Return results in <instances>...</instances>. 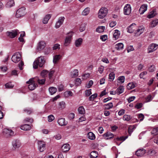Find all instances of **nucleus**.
Returning <instances> with one entry per match:
<instances>
[{
	"mask_svg": "<svg viewBox=\"0 0 158 158\" xmlns=\"http://www.w3.org/2000/svg\"><path fill=\"white\" fill-rule=\"evenodd\" d=\"M45 63V60L44 56H41L36 58L33 64L34 69H37L38 67L41 68L43 67Z\"/></svg>",
	"mask_w": 158,
	"mask_h": 158,
	"instance_id": "nucleus-1",
	"label": "nucleus"
},
{
	"mask_svg": "<svg viewBox=\"0 0 158 158\" xmlns=\"http://www.w3.org/2000/svg\"><path fill=\"white\" fill-rule=\"evenodd\" d=\"M68 34V35L65 38L64 44V45L66 47L68 46L70 44L73 33L72 31H71Z\"/></svg>",
	"mask_w": 158,
	"mask_h": 158,
	"instance_id": "nucleus-2",
	"label": "nucleus"
},
{
	"mask_svg": "<svg viewBox=\"0 0 158 158\" xmlns=\"http://www.w3.org/2000/svg\"><path fill=\"white\" fill-rule=\"evenodd\" d=\"M34 79V78H31L26 82L27 84H29L28 88L31 90L34 89L37 86V84H35Z\"/></svg>",
	"mask_w": 158,
	"mask_h": 158,
	"instance_id": "nucleus-3",
	"label": "nucleus"
},
{
	"mask_svg": "<svg viewBox=\"0 0 158 158\" xmlns=\"http://www.w3.org/2000/svg\"><path fill=\"white\" fill-rule=\"evenodd\" d=\"M26 14L25 8L24 7H22L17 10L16 13V16L17 18H19L24 16Z\"/></svg>",
	"mask_w": 158,
	"mask_h": 158,
	"instance_id": "nucleus-4",
	"label": "nucleus"
},
{
	"mask_svg": "<svg viewBox=\"0 0 158 158\" xmlns=\"http://www.w3.org/2000/svg\"><path fill=\"white\" fill-rule=\"evenodd\" d=\"M108 12L107 8L102 7L99 10L98 13V17L100 19H103L106 16Z\"/></svg>",
	"mask_w": 158,
	"mask_h": 158,
	"instance_id": "nucleus-5",
	"label": "nucleus"
},
{
	"mask_svg": "<svg viewBox=\"0 0 158 158\" xmlns=\"http://www.w3.org/2000/svg\"><path fill=\"white\" fill-rule=\"evenodd\" d=\"M21 55L19 52H16L12 56L11 60L14 62L17 63L20 60Z\"/></svg>",
	"mask_w": 158,
	"mask_h": 158,
	"instance_id": "nucleus-6",
	"label": "nucleus"
},
{
	"mask_svg": "<svg viewBox=\"0 0 158 158\" xmlns=\"http://www.w3.org/2000/svg\"><path fill=\"white\" fill-rule=\"evenodd\" d=\"M3 135L7 137L13 135L15 134L14 132L10 129L8 128H5L3 131Z\"/></svg>",
	"mask_w": 158,
	"mask_h": 158,
	"instance_id": "nucleus-7",
	"label": "nucleus"
},
{
	"mask_svg": "<svg viewBox=\"0 0 158 158\" xmlns=\"http://www.w3.org/2000/svg\"><path fill=\"white\" fill-rule=\"evenodd\" d=\"M13 148L14 150L19 148L21 145V143L19 140L16 139L13 140L12 143Z\"/></svg>",
	"mask_w": 158,
	"mask_h": 158,
	"instance_id": "nucleus-8",
	"label": "nucleus"
},
{
	"mask_svg": "<svg viewBox=\"0 0 158 158\" xmlns=\"http://www.w3.org/2000/svg\"><path fill=\"white\" fill-rule=\"evenodd\" d=\"M131 7L130 4H126L124 7V14L125 15H128L130 14L131 12Z\"/></svg>",
	"mask_w": 158,
	"mask_h": 158,
	"instance_id": "nucleus-9",
	"label": "nucleus"
},
{
	"mask_svg": "<svg viewBox=\"0 0 158 158\" xmlns=\"http://www.w3.org/2000/svg\"><path fill=\"white\" fill-rule=\"evenodd\" d=\"M19 33V31L17 30H12L11 31H7L6 33V35L10 38H15L17 35Z\"/></svg>",
	"mask_w": 158,
	"mask_h": 158,
	"instance_id": "nucleus-10",
	"label": "nucleus"
},
{
	"mask_svg": "<svg viewBox=\"0 0 158 158\" xmlns=\"http://www.w3.org/2000/svg\"><path fill=\"white\" fill-rule=\"evenodd\" d=\"M38 144L39 150L40 152H43L45 149V142L42 141H39Z\"/></svg>",
	"mask_w": 158,
	"mask_h": 158,
	"instance_id": "nucleus-11",
	"label": "nucleus"
},
{
	"mask_svg": "<svg viewBox=\"0 0 158 158\" xmlns=\"http://www.w3.org/2000/svg\"><path fill=\"white\" fill-rule=\"evenodd\" d=\"M136 28V24L135 23H133L127 28V32L130 33H132L134 31Z\"/></svg>",
	"mask_w": 158,
	"mask_h": 158,
	"instance_id": "nucleus-12",
	"label": "nucleus"
},
{
	"mask_svg": "<svg viewBox=\"0 0 158 158\" xmlns=\"http://www.w3.org/2000/svg\"><path fill=\"white\" fill-rule=\"evenodd\" d=\"M158 48V45L155 44H152L149 46L148 50L149 52H152Z\"/></svg>",
	"mask_w": 158,
	"mask_h": 158,
	"instance_id": "nucleus-13",
	"label": "nucleus"
},
{
	"mask_svg": "<svg viewBox=\"0 0 158 158\" xmlns=\"http://www.w3.org/2000/svg\"><path fill=\"white\" fill-rule=\"evenodd\" d=\"M65 18L64 17H61L59 18L58 21L55 24V27L58 28L63 23Z\"/></svg>",
	"mask_w": 158,
	"mask_h": 158,
	"instance_id": "nucleus-14",
	"label": "nucleus"
},
{
	"mask_svg": "<svg viewBox=\"0 0 158 158\" xmlns=\"http://www.w3.org/2000/svg\"><path fill=\"white\" fill-rule=\"evenodd\" d=\"M57 122L59 125L61 126H65L67 124V122L66 121L65 118H59Z\"/></svg>",
	"mask_w": 158,
	"mask_h": 158,
	"instance_id": "nucleus-15",
	"label": "nucleus"
},
{
	"mask_svg": "<svg viewBox=\"0 0 158 158\" xmlns=\"http://www.w3.org/2000/svg\"><path fill=\"white\" fill-rule=\"evenodd\" d=\"M144 31V28L143 27H139L135 32V36H138L143 33Z\"/></svg>",
	"mask_w": 158,
	"mask_h": 158,
	"instance_id": "nucleus-16",
	"label": "nucleus"
},
{
	"mask_svg": "<svg viewBox=\"0 0 158 158\" xmlns=\"http://www.w3.org/2000/svg\"><path fill=\"white\" fill-rule=\"evenodd\" d=\"M146 151L143 148L138 149L135 152V155L138 156H141L146 153Z\"/></svg>",
	"mask_w": 158,
	"mask_h": 158,
	"instance_id": "nucleus-17",
	"label": "nucleus"
},
{
	"mask_svg": "<svg viewBox=\"0 0 158 158\" xmlns=\"http://www.w3.org/2000/svg\"><path fill=\"white\" fill-rule=\"evenodd\" d=\"M46 46V44L44 41H40L39 42L37 46V49L41 50L43 49Z\"/></svg>",
	"mask_w": 158,
	"mask_h": 158,
	"instance_id": "nucleus-18",
	"label": "nucleus"
},
{
	"mask_svg": "<svg viewBox=\"0 0 158 158\" xmlns=\"http://www.w3.org/2000/svg\"><path fill=\"white\" fill-rule=\"evenodd\" d=\"M83 42V39L81 38H79L77 39L75 41L74 44L76 47H80L81 45Z\"/></svg>",
	"mask_w": 158,
	"mask_h": 158,
	"instance_id": "nucleus-19",
	"label": "nucleus"
},
{
	"mask_svg": "<svg viewBox=\"0 0 158 158\" xmlns=\"http://www.w3.org/2000/svg\"><path fill=\"white\" fill-rule=\"evenodd\" d=\"M147 5L146 4H143L140 7L139 11L140 14H143L147 10Z\"/></svg>",
	"mask_w": 158,
	"mask_h": 158,
	"instance_id": "nucleus-20",
	"label": "nucleus"
},
{
	"mask_svg": "<svg viewBox=\"0 0 158 158\" xmlns=\"http://www.w3.org/2000/svg\"><path fill=\"white\" fill-rule=\"evenodd\" d=\"M114 31L113 35V37L114 40H116L119 38L120 33V31L117 30H115Z\"/></svg>",
	"mask_w": 158,
	"mask_h": 158,
	"instance_id": "nucleus-21",
	"label": "nucleus"
},
{
	"mask_svg": "<svg viewBox=\"0 0 158 158\" xmlns=\"http://www.w3.org/2000/svg\"><path fill=\"white\" fill-rule=\"evenodd\" d=\"M78 75V71L77 69H75L71 71L70 73V76L72 78H75Z\"/></svg>",
	"mask_w": 158,
	"mask_h": 158,
	"instance_id": "nucleus-22",
	"label": "nucleus"
},
{
	"mask_svg": "<svg viewBox=\"0 0 158 158\" xmlns=\"http://www.w3.org/2000/svg\"><path fill=\"white\" fill-rule=\"evenodd\" d=\"M21 129L24 131L29 130L31 129V127L28 124H24L22 125L20 127Z\"/></svg>",
	"mask_w": 158,
	"mask_h": 158,
	"instance_id": "nucleus-23",
	"label": "nucleus"
},
{
	"mask_svg": "<svg viewBox=\"0 0 158 158\" xmlns=\"http://www.w3.org/2000/svg\"><path fill=\"white\" fill-rule=\"evenodd\" d=\"M35 81H37L39 84L40 85H43L45 82V79L44 78L43 79H40L38 77L35 78Z\"/></svg>",
	"mask_w": 158,
	"mask_h": 158,
	"instance_id": "nucleus-24",
	"label": "nucleus"
},
{
	"mask_svg": "<svg viewBox=\"0 0 158 158\" xmlns=\"http://www.w3.org/2000/svg\"><path fill=\"white\" fill-rule=\"evenodd\" d=\"M62 149L64 152H67L70 149V146L68 144H65L63 145Z\"/></svg>",
	"mask_w": 158,
	"mask_h": 158,
	"instance_id": "nucleus-25",
	"label": "nucleus"
},
{
	"mask_svg": "<svg viewBox=\"0 0 158 158\" xmlns=\"http://www.w3.org/2000/svg\"><path fill=\"white\" fill-rule=\"evenodd\" d=\"M123 46L122 43H118L115 45V48L117 50H120L123 48Z\"/></svg>",
	"mask_w": 158,
	"mask_h": 158,
	"instance_id": "nucleus-26",
	"label": "nucleus"
},
{
	"mask_svg": "<svg viewBox=\"0 0 158 158\" xmlns=\"http://www.w3.org/2000/svg\"><path fill=\"white\" fill-rule=\"evenodd\" d=\"M61 56L60 55H58L55 56L53 58V62L54 64H56L60 59Z\"/></svg>",
	"mask_w": 158,
	"mask_h": 158,
	"instance_id": "nucleus-27",
	"label": "nucleus"
},
{
	"mask_svg": "<svg viewBox=\"0 0 158 158\" xmlns=\"http://www.w3.org/2000/svg\"><path fill=\"white\" fill-rule=\"evenodd\" d=\"M103 135L105 137H106V139H108L113 138L114 136L113 134L110 132H108L104 134Z\"/></svg>",
	"mask_w": 158,
	"mask_h": 158,
	"instance_id": "nucleus-28",
	"label": "nucleus"
},
{
	"mask_svg": "<svg viewBox=\"0 0 158 158\" xmlns=\"http://www.w3.org/2000/svg\"><path fill=\"white\" fill-rule=\"evenodd\" d=\"M66 106L65 103L64 101H61L59 102L58 103V107L60 109H64Z\"/></svg>",
	"mask_w": 158,
	"mask_h": 158,
	"instance_id": "nucleus-29",
	"label": "nucleus"
},
{
	"mask_svg": "<svg viewBox=\"0 0 158 158\" xmlns=\"http://www.w3.org/2000/svg\"><path fill=\"white\" fill-rule=\"evenodd\" d=\"M88 138L91 140H94L95 138V135L92 132H89L87 134Z\"/></svg>",
	"mask_w": 158,
	"mask_h": 158,
	"instance_id": "nucleus-30",
	"label": "nucleus"
},
{
	"mask_svg": "<svg viewBox=\"0 0 158 158\" xmlns=\"http://www.w3.org/2000/svg\"><path fill=\"white\" fill-rule=\"evenodd\" d=\"M49 91L50 94L52 95L56 92L57 90L56 88L52 87L49 88Z\"/></svg>",
	"mask_w": 158,
	"mask_h": 158,
	"instance_id": "nucleus-31",
	"label": "nucleus"
},
{
	"mask_svg": "<svg viewBox=\"0 0 158 158\" xmlns=\"http://www.w3.org/2000/svg\"><path fill=\"white\" fill-rule=\"evenodd\" d=\"M51 17V15H46L43 20V23L44 24H47Z\"/></svg>",
	"mask_w": 158,
	"mask_h": 158,
	"instance_id": "nucleus-32",
	"label": "nucleus"
},
{
	"mask_svg": "<svg viewBox=\"0 0 158 158\" xmlns=\"http://www.w3.org/2000/svg\"><path fill=\"white\" fill-rule=\"evenodd\" d=\"M15 5V2L14 0L9 1L6 4V6L7 7H10Z\"/></svg>",
	"mask_w": 158,
	"mask_h": 158,
	"instance_id": "nucleus-33",
	"label": "nucleus"
},
{
	"mask_svg": "<svg viewBox=\"0 0 158 158\" xmlns=\"http://www.w3.org/2000/svg\"><path fill=\"white\" fill-rule=\"evenodd\" d=\"M124 90V87L123 86L119 87L116 90L117 93L119 94L123 92Z\"/></svg>",
	"mask_w": 158,
	"mask_h": 158,
	"instance_id": "nucleus-34",
	"label": "nucleus"
},
{
	"mask_svg": "<svg viewBox=\"0 0 158 158\" xmlns=\"http://www.w3.org/2000/svg\"><path fill=\"white\" fill-rule=\"evenodd\" d=\"M156 11L155 10H153L151 11L147 17L149 19L154 17L156 15Z\"/></svg>",
	"mask_w": 158,
	"mask_h": 158,
	"instance_id": "nucleus-35",
	"label": "nucleus"
},
{
	"mask_svg": "<svg viewBox=\"0 0 158 158\" xmlns=\"http://www.w3.org/2000/svg\"><path fill=\"white\" fill-rule=\"evenodd\" d=\"M89 7H86L82 12V15H87L89 13Z\"/></svg>",
	"mask_w": 158,
	"mask_h": 158,
	"instance_id": "nucleus-36",
	"label": "nucleus"
},
{
	"mask_svg": "<svg viewBox=\"0 0 158 158\" xmlns=\"http://www.w3.org/2000/svg\"><path fill=\"white\" fill-rule=\"evenodd\" d=\"M105 26H100L98 27L96 29V31L99 33H102L104 31L105 29Z\"/></svg>",
	"mask_w": 158,
	"mask_h": 158,
	"instance_id": "nucleus-37",
	"label": "nucleus"
},
{
	"mask_svg": "<svg viewBox=\"0 0 158 158\" xmlns=\"http://www.w3.org/2000/svg\"><path fill=\"white\" fill-rule=\"evenodd\" d=\"M98 155L97 152L94 151L91 152L90 157L91 158H96L98 157Z\"/></svg>",
	"mask_w": 158,
	"mask_h": 158,
	"instance_id": "nucleus-38",
	"label": "nucleus"
},
{
	"mask_svg": "<svg viewBox=\"0 0 158 158\" xmlns=\"http://www.w3.org/2000/svg\"><path fill=\"white\" fill-rule=\"evenodd\" d=\"M79 113L81 114H84L85 113V110L83 106H80L78 109Z\"/></svg>",
	"mask_w": 158,
	"mask_h": 158,
	"instance_id": "nucleus-39",
	"label": "nucleus"
},
{
	"mask_svg": "<svg viewBox=\"0 0 158 158\" xmlns=\"http://www.w3.org/2000/svg\"><path fill=\"white\" fill-rule=\"evenodd\" d=\"M105 106V109L106 110H109L113 107V104L112 103L110 102L108 104H105L104 105Z\"/></svg>",
	"mask_w": 158,
	"mask_h": 158,
	"instance_id": "nucleus-40",
	"label": "nucleus"
},
{
	"mask_svg": "<svg viewBox=\"0 0 158 158\" xmlns=\"http://www.w3.org/2000/svg\"><path fill=\"white\" fill-rule=\"evenodd\" d=\"M86 23H82L80 26L79 30L80 31L82 32L85 30V29L86 26Z\"/></svg>",
	"mask_w": 158,
	"mask_h": 158,
	"instance_id": "nucleus-41",
	"label": "nucleus"
},
{
	"mask_svg": "<svg viewBox=\"0 0 158 158\" xmlns=\"http://www.w3.org/2000/svg\"><path fill=\"white\" fill-rule=\"evenodd\" d=\"M127 88L129 89H131L135 87V85L133 82L129 83L127 85Z\"/></svg>",
	"mask_w": 158,
	"mask_h": 158,
	"instance_id": "nucleus-42",
	"label": "nucleus"
},
{
	"mask_svg": "<svg viewBox=\"0 0 158 158\" xmlns=\"http://www.w3.org/2000/svg\"><path fill=\"white\" fill-rule=\"evenodd\" d=\"M132 118L131 116L127 114H125L123 117V120L125 121H129Z\"/></svg>",
	"mask_w": 158,
	"mask_h": 158,
	"instance_id": "nucleus-43",
	"label": "nucleus"
},
{
	"mask_svg": "<svg viewBox=\"0 0 158 158\" xmlns=\"http://www.w3.org/2000/svg\"><path fill=\"white\" fill-rule=\"evenodd\" d=\"M48 71L46 70H43L40 73V75L42 77H44L47 76Z\"/></svg>",
	"mask_w": 158,
	"mask_h": 158,
	"instance_id": "nucleus-44",
	"label": "nucleus"
},
{
	"mask_svg": "<svg viewBox=\"0 0 158 158\" xmlns=\"http://www.w3.org/2000/svg\"><path fill=\"white\" fill-rule=\"evenodd\" d=\"M158 23V19H156L152 21L151 23V27H155Z\"/></svg>",
	"mask_w": 158,
	"mask_h": 158,
	"instance_id": "nucleus-45",
	"label": "nucleus"
},
{
	"mask_svg": "<svg viewBox=\"0 0 158 158\" xmlns=\"http://www.w3.org/2000/svg\"><path fill=\"white\" fill-rule=\"evenodd\" d=\"M147 153L148 155L153 156L156 154V152L154 150L150 149L148 152Z\"/></svg>",
	"mask_w": 158,
	"mask_h": 158,
	"instance_id": "nucleus-46",
	"label": "nucleus"
},
{
	"mask_svg": "<svg viewBox=\"0 0 158 158\" xmlns=\"http://www.w3.org/2000/svg\"><path fill=\"white\" fill-rule=\"evenodd\" d=\"M64 94L66 97H68L73 96V93L71 91H67L65 92Z\"/></svg>",
	"mask_w": 158,
	"mask_h": 158,
	"instance_id": "nucleus-47",
	"label": "nucleus"
},
{
	"mask_svg": "<svg viewBox=\"0 0 158 158\" xmlns=\"http://www.w3.org/2000/svg\"><path fill=\"white\" fill-rule=\"evenodd\" d=\"M55 117L54 116L52 115H50L48 116V121L49 122H51L54 120Z\"/></svg>",
	"mask_w": 158,
	"mask_h": 158,
	"instance_id": "nucleus-48",
	"label": "nucleus"
},
{
	"mask_svg": "<svg viewBox=\"0 0 158 158\" xmlns=\"http://www.w3.org/2000/svg\"><path fill=\"white\" fill-rule=\"evenodd\" d=\"M115 77V74L114 72H112L109 74V78L111 81H112L114 79Z\"/></svg>",
	"mask_w": 158,
	"mask_h": 158,
	"instance_id": "nucleus-49",
	"label": "nucleus"
},
{
	"mask_svg": "<svg viewBox=\"0 0 158 158\" xmlns=\"http://www.w3.org/2000/svg\"><path fill=\"white\" fill-rule=\"evenodd\" d=\"M152 134L154 135L158 134V127L154 128L152 131Z\"/></svg>",
	"mask_w": 158,
	"mask_h": 158,
	"instance_id": "nucleus-50",
	"label": "nucleus"
},
{
	"mask_svg": "<svg viewBox=\"0 0 158 158\" xmlns=\"http://www.w3.org/2000/svg\"><path fill=\"white\" fill-rule=\"evenodd\" d=\"M98 96V94L96 93H95L92 95H91L89 98V99L90 101H92L94 100L95 98H96Z\"/></svg>",
	"mask_w": 158,
	"mask_h": 158,
	"instance_id": "nucleus-51",
	"label": "nucleus"
},
{
	"mask_svg": "<svg viewBox=\"0 0 158 158\" xmlns=\"http://www.w3.org/2000/svg\"><path fill=\"white\" fill-rule=\"evenodd\" d=\"M5 87L7 88H12L14 86V85H12L11 83H8L5 84Z\"/></svg>",
	"mask_w": 158,
	"mask_h": 158,
	"instance_id": "nucleus-52",
	"label": "nucleus"
},
{
	"mask_svg": "<svg viewBox=\"0 0 158 158\" xmlns=\"http://www.w3.org/2000/svg\"><path fill=\"white\" fill-rule=\"evenodd\" d=\"M81 82L80 78H77L76 80L75 84L76 85L78 86L81 84Z\"/></svg>",
	"mask_w": 158,
	"mask_h": 158,
	"instance_id": "nucleus-53",
	"label": "nucleus"
},
{
	"mask_svg": "<svg viewBox=\"0 0 158 158\" xmlns=\"http://www.w3.org/2000/svg\"><path fill=\"white\" fill-rule=\"evenodd\" d=\"M33 119L31 118H27L23 120L24 122H30L32 123L33 122Z\"/></svg>",
	"mask_w": 158,
	"mask_h": 158,
	"instance_id": "nucleus-54",
	"label": "nucleus"
},
{
	"mask_svg": "<svg viewBox=\"0 0 158 158\" xmlns=\"http://www.w3.org/2000/svg\"><path fill=\"white\" fill-rule=\"evenodd\" d=\"M118 80L120 81L121 83H123L124 81L125 77L123 76H120L118 78Z\"/></svg>",
	"mask_w": 158,
	"mask_h": 158,
	"instance_id": "nucleus-55",
	"label": "nucleus"
},
{
	"mask_svg": "<svg viewBox=\"0 0 158 158\" xmlns=\"http://www.w3.org/2000/svg\"><path fill=\"white\" fill-rule=\"evenodd\" d=\"M100 39L103 41H105L107 39V36L106 35H103L100 36Z\"/></svg>",
	"mask_w": 158,
	"mask_h": 158,
	"instance_id": "nucleus-56",
	"label": "nucleus"
},
{
	"mask_svg": "<svg viewBox=\"0 0 158 158\" xmlns=\"http://www.w3.org/2000/svg\"><path fill=\"white\" fill-rule=\"evenodd\" d=\"M133 127L132 126H130L128 128V132L130 135H131V133L133 131Z\"/></svg>",
	"mask_w": 158,
	"mask_h": 158,
	"instance_id": "nucleus-57",
	"label": "nucleus"
},
{
	"mask_svg": "<svg viewBox=\"0 0 158 158\" xmlns=\"http://www.w3.org/2000/svg\"><path fill=\"white\" fill-rule=\"evenodd\" d=\"M128 138V136H122L119 138H117V139L118 140H122L123 141H124Z\"/></svg>",
	"mask_w": 158,
	"mask_h": 158,
	"instance_id": "nucleus-58",
	"label": "nucleus"
},
{
	"mask_svg": "<svg viewBox=\"0 0 158 158\" xmlns=\"http://www.w3.org/2000/svg\"><path fill=\"white\" fill-rule=\"evenodd\" d=\"M143 106L142 103H138L135 106V108L138 109L141 108Z\"/></svg>",
	"mask_w": 158,
	"mask_h": 158,
	"instance_id": "nucleus-59",
	"label": "nucleus"
},
{
	"mask_svg": "<svg viewBox=\"0 0 158 158\" xmlns=\"http://www.w3.org/2000/svg\"><path fill=\"white\" fill-rule=\"evenodd\" d=\"M147 73L146 71H144L142 72L139 75V77L140 78H143L144 76L146 75Z\"/></svg>",
	"mask_w": 158,
	"mask_h": 158,
	"instance_id": "nucleus-60",
	"label": "nucleus"
},
{
	"mask_svg": "<svg viewBox=\"0 0 158 158\" xmlns=\"http://www.w3.org/2000/svg\"><path fill=\"white\" fill-rule=\"evenodd\" d=\"M55 72V71L53 70L51 71L48 74V77L49 79L52 78L53 75Z\"/></svg>",
	"mask_w": 158,
	"mask_h": 158,
	"instance_id": "nucleus-61",
	"label": "nucleus"
},
{
	"mask_svg": "<svg viewBox=\"0 0 158 158\" xmlns=\"http://www.w3.org/2000/svg\"><path fill=\"white\" fill-rule=\"evenodd\" d=\"M135 98V96H131L129 98L127 99V101L128 102L130 103L132 101H133Z\"/></svg>",
	"mask_w": 158,
	"mask_h": 158,
	"instance_id": "nucleus-62",
	"label": "nucleus"
},
{
	"mask_svg": "<svg viewBox=\"0 0 158 158\" xmlns=\"http://www.w3.org/2000/svg\"><path fill=\"white\" fill-rule=\"evenodd\" d=\"M54 138L57 140H59L61 139V135L59 134H58L54 136Z\"/></svg>",
	"mask_w": 158,
	"mask_h": 158,
	"instance_id": "nucleus-63",
	"label": "nucleus"
},
{
	"mask_svg": "<svg viewBox=\"0 0 158 158\" xmlns=\"http://www.w3.org/2000/svg\"><path fill=\"white\" fill-rule=\"evenodd\" d=\"M117 24L115 21H112L110 23V26L111 27H113L115 26Z\"/></svg>",
	"mask_w": 158,
	"mask_h": 158,
	"instance_id": "nucleus-64",
	"label": "nucleus"
}]
</instances>
